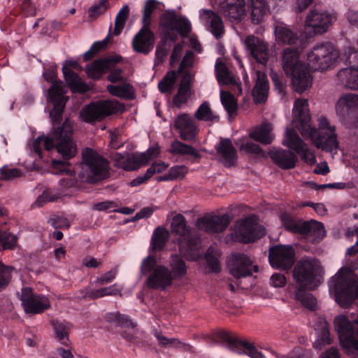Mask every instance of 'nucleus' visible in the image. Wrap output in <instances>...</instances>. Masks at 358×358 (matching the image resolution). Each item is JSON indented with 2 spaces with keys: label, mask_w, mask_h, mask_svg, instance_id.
I'll return each instance as SVG.
<instances>
[{
  "label": "nucleus",
  "mask_w": 358,
  "mask_h": 358,
  "mask_svg": "<svg viewBox=\"0 0 358 358\" xmlns=\"http://www.w3.org/2000/svg\"><path fill=\"white\" fill-rule=\"evenodd\" d=\"M278 41L283 44L290 45L282 53V69L292 77L293 89L298 93H303L312 85L313 78L310 70L324 71L327 70L339 57L338 51L330 42L316 45L307 55V67L299 60L300 53L306 48L308 40L299 36L290 29L284 27L275 28Z\"/></svg>",
  "instance_id": "1"
},
{
  "label": "nucleus",
  "mask_w": 358,
  "mask_h": 358,
  "mask_svg": "<svg viewBox=\"0 0 358 358\" xmlns=\"http://www.w3.org/2000/svg\"><path fill=\"white\" fill-rule=\"evenodd\" d=\"M49 99L52 108L50 117L52 123L53 131L50 136H40L34 141L33 150L39 157H42V147L48 151L56 148L62 155V159H52V168L56 173L72 175L71 164L68 162L76 153V146L72 141V125L69 120L66 119L62 123L63 113L66 99L61 94V88L54 84L49 92Z\"/></svg>",
  "instance_id": "2"
},
{
  "label": "nucleus",
  "mask_w": 358,
  "mask_h": 358,
  "mask_svg": "<svg viewBox=\"0 0 358 358\" xmlns=\"http://www.w3.org/2000/svg\"><path fill=\"white\" fill-rule=\"evenodd\" d=\"M306 106L308 101L306 99H296L294 104V113L296 120L300 122L301 134L310 138L317 148L327 152L337 153L339 141L336 126L331 124L325 116H320L317 119V127H311L310 117L305 111Z\"/></svg>",
  "instance_id": "3"
},
{
  "label": "nucleus",
  "mask_w": 358,
  "mask_h": 358,
  "mask_svg": "<svg viewBox=\"0 0 358 358\" xmlns=\"http://www.w3.org/2000/svg\"><path fill=\"white\" fill-rule=\"evenodd\" d=\"M318 268L319 262L316 259H303L293 271V277L299 286L295 292V299L310 310H315L317 299L306 289H315L317 287L315 280Z\"/></svg>",
  "instance_id": "4"
},
{
  "label": "nucleus",
  "mask_w": 358,
  "mask_h": 358,
  "mask_svg": "<svg viewBox=\"0 0 358 358\" xmlns=\"http://www.w3.org/2000/svg\"><path fill=\"white\" fill-rule=\"evenodd\" d=\"M160 27L162 29L163 37L155 50V63L162 64L166 58L171 45L167 47V41L176 42L178 34L186 38L192 31V25L185 17H179L174 10L166 11L160 17Z\"/></svg>",
  "instance_id": "5"
},
{
  "label": "nucleus",
  "mask_w": 358,
  "mask_h": 358,
  "mask_svg": "<svg viewBox=\"0 0 358 358\" xmlns=\"http://www.w3.org/2000/svg\"><path fill=\"white\" fill-rule=\"evenodd\" d=\"M173 234L178 235V244L181 255L187 258L196 257L201 247V234L187 225L185 217L176 215L171 224Z\"/></svg>",
  "instance_id": "6"
},
{
  "label": "nucleus",
  "mask_w": 358,
  "mask_h": 358,
  "mask_svg": "<svg viewBox=\"0 0 358 358\" xmlns=\"http://www.w3.org/2000/svg\"><path fill=\"white\" fill-rule=\"evenodd\" d=\"M80 175L90 183H97L110 176L109 162L92 148H85L82 153Z\"/></svg>",
  "instance_id": "7"
},
{
  "label": "nucleus",
  "mask_w": 358,
  "mask_h": 358,
  "mask_svg": "<svg viewBox=\"0 0 358 358\" xmlns=\"http://www.w3.org/2000/svg\"><path fill=\"white\" fill-rule=\"evenodd\" d=\"M141 275L147 276L146 286L152 289L165 290L173 284V280L170 268L158 264L154 256L148 255L141 262Z\"/></svg>",
  "instance_id": "8"
},
{
  "label": "nucleus",
  "mask_w": 358,
  "mask_h": 358,
  "mask_svg": "<svg viewBox=\"0 0 358 358\" xmlns=\"http://www.w3.org/2000/svg\"><path fill=\"white\" fill-rule=\"evenodd\" d=\"M348 272L346 268H341L329 283L330 293H334L336 301L342 307L352 304L357 296L355 282Z\"/></svg>",
  "instance_id": "9"
},
{
  "label": "nucleus",
  "mask_w": 358,
  "mask_h": 358,
  "mask_svg": "<svg viewBox=\"0 0 358 358\" xmlns=\"http://www.w3.org/2000/svg\"><path fill=\"white\" fill-rule=\"evenodd\" d=\"M280 219L285 229L291 233L313 237L314 241L317 242L325 236L324 227L320 222L303 221L286 212L280 214Z\"/></svg>",
  "instance_id": "10"
},
{
  "label": "nucleus",
  "mask_w": 358,
  "mask_h": 358,
  "mask_svg": "<svg viewBox=\"0 0 358 358\" xmlns=\"http://www.w3.org/2000/svg\"><path fill=\"white\" fill-rule=\"evenodd\" d=\"M334 324L343 348L358 354V315L352 320L344 315H338L334 318Z\"/></svg>",
  "instance_id": "11"
},
{
  "label": "nucleus",
  "mask_w": 358,
  "mask_h": 358,
  "mask_svg": "<svg viewBox=\"0 0 358 358\" xmlns=\"http://www.w3.org/2000/svg\"><path fill=\"white\" fill-rule=\"evenodd\" d=\"M235 234L239 242L250 243L263 237L265 229L258 223L256 216L250 215L237 222Z\"/></svg>",
  "instance_id": "12"
},
{
  "label": "nucleus",
  "mask_w": 358,
  "mask_h": 358,
  "mask_svg": "<svg viewBox=\"0 0 358 358\" xmlns=\"http://www.w3.org/2000/svg\"><path fill=\"white\" fill-rule=\"evenodd\" d=\"M118 109L117 104L110 101L92 102L83 108L80 111V117L85 122L92 124L116 113Z\"/></svg>",
  "instance_id": "13"
},
{
  "label": "nucleus",
  "mask_w": 358,
  "mask_h": 358,
  "mask_svg": "<svg viewBox=\"0 0 358 358\" xmlns=\"http://www.w3.org/2000/svg\"><path fill=\"white\" fill-rule=\"evenodd\" d=\"M20 300L24 312L29 314H41L51 306L47 296L34 292L33 289L29 287L22 289Z\"/></svg>",
  "instance_id": "14"
},
{
  "label": "nucleus",
  "mask_w": 358,
  "mask_h": 358,
  "mask_svg": "<svg viewBox=\"0 0 358 358\" xmlns=\"http://www.w3.org/2000/svg\"><path fill=\"white\" fill-rule=\"evenodd\" d=\"M282 145L300 155L301 159L305 163L311 166L317 162L313 152L307 148L306 143L294 129L287 128Z\"/></svg>",
  "instance_id": "15"
},
{
  "label": "nucleus",
  "mask_w": 358,
  "mask_h": 358,
  "mask_svg": "<svg viewBox=\"0 0 358 358\" xmlns=\"http://www.w3.org/2000/svg\"><path fill=\"white\" fill-rule=\"evenodd\" d=\"M230 273L236 278L251 276L258 272V267L253 264L250 257L241 252H235L228 260Z\"/></svg>",
  "instance_id": "16"
},
{
  "label": "nucleus",
  "mask_w": 358,
  "mask_h": 358,
  "mask_svg": "<svg viewBox=\"0 0 358 358\" xmlns=\"http://www.w3.org/2000/svg\"><path fill=\"white\" fill-rule=\"evenodd\" d=\"M294 256L292 246L278 245L269 249L268 260L273 268L288 270L294 263Z\"/></svg>",
  "instance_id": "17"
},
{
  "label": "nucleus",
  "mask_w": 358,
  "mask_h": 358,
  "mask_svg": "<svg viewBox=\"0 0 358 358\" xmlns=\"http://www.w3.org/2000/svg\"><path fill=\"white\" fill-rule=\"evenodd\" d=\"M217 336L222 341L228 345L229 348L237 353L244 352L251 358H265L264 355L259 352L252 343L243 341L238 337L234 336L227 331H220Z\"/></svg>",
  "instance_id": "18"
},
{
  "label": "nucleus",
  "mask_w": 358,
  "mask_h": 358,
  "mask_svg": "<svg viewBox=\"0 0 358 358\" xmlns=\"http://www.w3.org/2000/svg\"><path fill=\"white\" fill-rule=\"evenodd\" d=\"M336 110L343 113L348 127L358 128V95L350 94L341 97Z\"/></svg>",
  "instance_id": "19"
},
{
  "label": "nucleus",
  "mask_w": 358,
  "mask_h": 358,
  "mask_svg": "<svg viewBox=\"0 0 358 358\" xmlns=\"http://www.w3.org/2000/svg\"><path fill=\"white\" fill-rule=\"evenodd\" d=\"M333 20L332 15L324 10H312L307 15L305 24L306 30L313 35L325 33Z\"/></svg>",
  "instance_id": "20"
},
{
  "label": "nucleus",
  "mask_w": 358,
  "mask_h": 358,
  "mask_svg": "<svg viewBox=\"0 0 358 358\" xmlns=\"http://www.w3.org/2000/svg\"><path fill=\"white\" fill-rule=\"evenodd\" d=\"M230 224L228 214L222 215H205L196 220V227L208 233L216 234L224 231Z\"/></svg>",
  "instance_id": "21"
},
{
  "label": "nucleus",
  "mask_w": 358,
  "mask_h": 358,
  "mask_svg": "<svg viewBox=\"0 0 358 358\" xmlns=\"http://www.w3.org/2000/svg\"><path fill=\"white\" fill-rule=\"evenodd\" d=\"M155 41V34L150 26L143 24L133 38L132 48L134 52L147 55L152 50Z\"/></svg>",
  "instance_id": "22"
},
{
  "label": "nucleus",
  "mask_w": 358,
  "mask_h": 358,
  "mask_svg": "<svg viewBox=\"0 0 358 358\" xmlns=\"http://www.w3.org/2000/svg\"><path fill=\"white\" fill-rule=\"evenodd\" d=\"M80 69V66L77 61H66L62 67L64 79L71 90L74 93L83 94L89 91V86L83 82L78 74L71 69Z\"/></svg>",
  "instance_id": "23"
},
{
  "label": "nucleus",
  "mask_w": 358,
  "mask_h": 358,
  "mask_svg": "<svg viewBox=\"0 0 358 358\" xmlns=\"http://www.w3.org/2000/svg\"><path fill=\"white\" fill-rule=\"evenodd\" d=\"M78 181L75 178H64L59 181L60 190L56 191L52 189H47L37 198L36 203L42 206L46 202H54L61 199L64 195V191L77 186Z\"/></svg>",
  "instance_id": "24"
},
{
  "label": "nucleus",
  "mask_w": 358,
  "mask_h": 358,
  "mask_svg": "<svg viewBox=\"0 0 358 358\" xmlns=\"http://www.w3.org/2000/svg\"><path fill=\"white\" fill-rule=\"evenodd\" d=\"M247 50L255 61L265 66L269 58L267 46L259 38L255 36H248L245 41Z\"/></svg>",
  "instance_id": "25"
},
{
  "label": "nucleus",
  "mask_w": 358,
  "mask_h": 358,
  "mask_svg": "<svg viewBox=\"0 0 358 358\" xmlns=\"http://www.w3.org/2000/svg\"><path fill=\"white\" fill-rule=\"evenodd\" d=\"M268 155L275 164L285 170L294 169L298 162L296 154L289 150L273 148Z\"/></svg>",
  "instance_id": "26"
},
{
  "label": "nucleus",
  "mask_w": 358,
  "mask_h": 358,
  "mask_svg": "<svg viewBox=\"0 0 358 358\" xmlns=\"http://www.w3.org/2000/svg\"><path fill=\"white\" fill-rule=\"evenodd\" d=\"M217 153L221 157L220 162L226 167H231L236 164L238 160L237 150L229 138H221L215 146Z\"/></svg>",
  "instance_id": "27"
},
{
  "label": "nucleus",
  "mask_w": 358,
  "mask_h": 358,
  "mask_svg": "<svg viewBox=\"0 0 358 358\" xmlns=\"http://www.w3.org/2000/svg\"><path fill=\"white\" fill-rule=\"evenodd\" d=\"M174 127L183 141H192L197 134V127L194 120L187 114H181L176 118Z\"/></svg>",
  "instance_id": "28"
},
{
  "label": "nucleus",
  "mask_w": 358,
  "mask_h": 358,
  "mask_svg": "<svg viewBox=\"0 0 358 358\" xmlns=\"http://www.w3.org/2000/svg\"><path fill=\"white\" fill-rule=\"evenodd\" d=\"M193 53L190 51L185 53L182 60L181 61L178 72L174 70L168 71L163 79L158 83V88L160 92L163 94L170 93L174 86L178 73H182L183 70L188 66L187 61L193 57Z\"/></svg>",
  "instance_id": "29"
},
{
  "label": "nucleus",
  "mask_w": 358,
  "mask_h": 358,
  "mask_svg": "<svg viewBox=\"0 0 358 358\" xmlns=\"http://www.w3.org/2000/svg\"><path fill=\"white\" fill-rule=\"evenodd\" d=\"M6 216L7 210L4 208H0V250L14 249L18 239L9 231L6 222Z\"/></svg>",
  "instance_id": "30"
},
{
  "label": "nucleus",
  "mask_w": 358,
  "mask_h": 358,
  "mask_svg": "<svg viewBox=\"0 0 358 358\" xmlns=\"http://www.w3.org/2000/svg\"><path fill=\"white\" fill-rule=\"evenodd\" d=\"M245 0H223L220 3L222 14L234 20H241L245 15Z\"/></svg>",
  "instance_id": "31"
},
{
  "label": "nucleus",
  "mask_w": 358,
  "mask_h": 358,
  "mask_svg": "<svg viewBox=\"0 0 358 358\" xmlns=\"http://www.w3.org/2000/svg\"><path fill=\"white\" fill-rule=\"evenodd\" d=\"M269 84L266 75L261 71L256 73L255 84L252 90V96L255 103H265L268 98Z\"/></svg>",
  "instance_id": "32"
},
{
  "label": "nucleus",
  "mask_w": 358,
  "mask_h": 358,
  "mask_svg": "<svg viewBox=\"0 0 358 358\" xmlns=\"http://www.w3.org/2000/svg\"><path fill=\"white\" fill-rule=\"evenodd\" d=\"M51 326L55 341L64 346H70L69 334L72 328L71 323L66 320H57L51 322Z\"/></svg>",
  "instance_id": "33"
},
{
  "label": "nucleus",
  "mask_w": 358,
  "mask_h": 358,
  "mask_svg": "<svg viewBox=\"0 0 358 358\" xmlns=\"http://www.w3.org/2000/svg\"><path fill=\"white\" fill-rule=\"evenodd\" d=\"M317 338L313 343L315 349L321 350L324 346L331 342L329 332V325L324 320H320L315 328Z\"/></svg>",
  "instance_id": "34"
},
{
  "label": "nucleus",
  "mask_w": 358,
  "mask_h": 358,
  "mask_svg": "<svg viewBox=\"0 0 358 358\" xmlns=\"http://www.w3.org/2000/svg\"><path fill=\"white\" fill-rule=\"evenodd\" d=\"M341 83L347 88L358 90V67L341 69L337 74Z\"/></svg>",
  "instance_id": "35"
},
{
  "label": "nucleus",
  "mask_w": 358,
  "mask_h": 358,
  "mask_svg": "<svg viewBox=\"0 0 358 358\" xmlns=\"http://www.w3.org/2000/svg\"><path fill=\"white\" fill-rule=\"evenodd\" d=\"M272 126L269 123H263L260 127L255 128L250 134V136L255 141L264 145L271 144L274 138L271 134Z\"/></svg>",
  "instance_id": "36"
},
{
  "label": "nucleus",
  "mask_w": 358,
  "mask_h": 358,
  "mask_svg": "<svg viewBox=\"0 0 358 358\" xmlns=\"http://www.w3.org/2000/svg\"><path fill=\"white\" fill-rule=\"evenodd\" d=\"M170 273L173 280H180L187 273V266L185 262L180 255L173 254L170 257L169 260Z\"/></svg>",
  "instance_id": "37"
},
{
  "label": "nucleus",
  "mask_w": 358,
  "mask_h": 358,
  "mask_svg": "<svg viewBox=\"0 0 358 358\" xmlns=\"http://www.w3.org/2000/svg\"><path fill=\"white\" fill-rule=\"evenodd\" d=\"M169 232L164 227H157L153 231L150 241V248L154 251H161L169 239Z\"/></svg>",
  "instance_id": "38"
},
{
  "label": "nucleus",
  "mask_w": 358,
  "mask_h": 358,
  "mask_svg": "<svg viewBox=\"0 0 358 358\" xmlns=\"http://www.w3.org/2000/svg\"><path fill=\"white\" fill-rule=\"evenodd\" d=\"M251 8V17L254 24H259L268 10L266 0H248Z\"/></svg>",
  "instance_id": "39"
},
{
  "label": "nucleus",
  "mask_w": 358,
  "mask_h": 358,
  "mask_svg": "<svg viewBox=\"0 0 358 358\" xmlns=\"http://www.w3.org/2000/svg\"><path fill=\"white\" fill-rule=\"evenodd\" d=\"M155 336L162 347L170 345L183 352H194V348L192 345L189 343H183L178 338H167L163 336L160 332H156Z\"/></svg>",
  "instance_id": "40"
},
{
  "label": "nucleus",
  "mask_w": 358,
  "mask_h": 358,
  "mask_svg": "<svg viewBox=\"0 0 358 358\" xmlns=\"http://www.w3.org/2000/svg\"><path fill=\"white\" fill-rule=\"evenodd\" d=\"M169 151L173 155H189L194 159H200L201 157L198 150L193 146L185 144L178 140L172 142Z\"/></svg>",
  "instance_id": "41"
},
{
  "label": "nucleus",
  "mask_w": 358,
  "mask_h": 358,
  "mask_svg": "<svg viewBox=\"0 0 358 358\" xmlns=\"http://www.w3.org/2000/svg\"><path fill=\"white\" fill-rule=\"evenodd\" d=\"M191 88L190 79L187 76H185L181 80L177 94L173 98L174 106L180 108L182 104L187 101L189 96V91Z\"/></svg>",
  "instance_id": "42"
},
{
  "label": "nucleus",
  "mask_w": 358,
  "mask_h": 358,
  "mask_svg": "<svg viewBox=\"0 0 358 358\" xmlns=\"http://www.w3.org/2000/svg\"><path fill=\"white\" fill-rule=\"evenodd\" d=\"M107 90L110 94L120 98L129 100L134 99L133 87L129 83L119 85H108L107 86Z\"/></svg>",
  "instance_id": "43"
},
{
  "label": "nucleus",
  "mask_w": 358,
  "mask_h": 358,
  "mask_svg": "<svg viewBox=\"0 0 358 358\" xmlns=\"http://www.w3.org/2000/svg\"><path fill=\"white\" fill-rule=\"evenodd\" d=\"M204 13L210 19V31L217 38H220L224 34V24L221 17L214 11L205 10Z\"/></svg>",
  "instance_id": "44"
},
{
  "label": "nucleus",
  "mask_w": 358,
  "mask_h": 358,
  "mask_svg": "<svg viewBox=\"0 0 358 358\" xmlns=\"http://www.w3.org/2000/svg\"><path fill=\"white\" fill-rule=\"evenodd\" d=\"M107 70L106 62L103 59H99L87 65L86 73L89 78L99 80Z\"/></svg>",
  "instance_id": "45"
},
{
  "label": "nucleus",
  "mask_w": 358,
  "mask_h": 358,
  "mask_svg": "<svg viewBox=\"0 0 358 358\" xmlns=\"http://www.w3.org/2000/svg\"><path fill=\"white\" fill-rule=\"evenodd\" d=\"M147 164L148 159L144 155H132L123 162V169L127 171H135Z\"/></svg>",
  "instance_id": "46"
},
{
  "label": "nucleus",
  "mask_w": 358,
  "mask_h": 358,
  "mask_svg": "<svg viewBox=\"0 0 358 358\" xmlns=\"http://www.w3.org/2000/svg\"><path fill=\"white\" fill-rule=\"evenodd\" d=\"M159 2L157 0H146L143 8L141 23L151 26L152 14L158 9Z\"/></svg>",
  "instance_id": "47"
},
{
  "label": "nucleus",
  "mask_w": 358,
  "mask_h": 358,
  "mask_svg": "<svg viewBox=\"0 0 358 358\" xmlns=\"http://www.w3.org/2000/svg\"><path fill=\"white\" fill-rule=\"evenodd\" d=\"M194 117L202 121L217 122L219 117L213 114L208 102H203L199 106L194 113Z\"/></svg>",
  "instance_id": "48"
},
{
  "label": "nucleus",
  "mask_w": 358,
  "mask_h": 358,
  "mask_svg": "<svg viewBox=\"0 0 358 358\" xmlns=\"http://www.w3.org/2000/svg\"><path fill=\"white\" fill-rule=\"evenodd\" d=\"M129 11L130 9L128 5H124L120 8L115 17L113 35L118 36L120 34L129 17Z\"/></svg>",
  "instance_id": "49"
},
{
  "label": "nucleus",
  "mask_w": 358,
  "mask_h": 358,
  "mask_svg": "<svg viewBox=\"0 0 358 358\" xmlns=\"http://www.w3.org/2000/svg\"><path fill=\"white\" fill-rule=\"evenodd\" d=\"M215 73L219 84L229 85L233 83V78L231 76L230 72L224 62H216Z\"/></svg>",
  "instance_id": "50"
},
{
  "label": "nucleus",
  "mask_w": 358,
  "mask_h": 358,
  "mask_svg": "<svg viewBox=\"0 0 358 358\" xmlns=\"http://www.w3.org/2000/svg\"><path fill=\"white\" fill-rule=\"evenodd\" d=\"M220 100L222 104L229 115H231L237 111V101L234 96L230 92L221 91Z\"/></svg>",
  "instance_id": "51"
},
{
  "label": "nucleus",
  "mask_w": 358,
  "mask_h": 358,
  "mask_svg": "<svg viewBox=\"0 0 358 358\" xmlns=\"http://www.w3.org/2000/svg\"><path fill=\"white\" fill-rule=\"evenodd\" d=\"M106 320L109 322L115 323L121 327H131L134 328L136 326L128 315L121 314L119 312L107 313Z\"/></svg>",
  "instance_id": "52"
},
{
  "label": "nucleus",
  "mask_w": 358,
  "mask_h": 358,
  "mask_svg": "<svg viewBox=\"0 0 358 358\" xmlns=\"http://www.w3.org/2000/svg\"><path fill=\"white\" fill-rule=\"evenodd\" d=\"M120 292V289L116 284H114L109 287L92 290L88 293V296L92 299H96L105 296H115Z\"/></svg>",
  "instance_id": "53"
},
{
  "label": "nucleus",
  "mask_w": 358,
  "mask_h": 358,
  "mask_svg": "<svg viewBox=\"0 0 358 358\" xmlns=\"http://www.w3.org/2000/svg\"><path fill=\"white\" fill-rule=\"evenodd\" d=\"M187 172V168L184 166H174L171 167L167 174L159 176L158 180L168 181L183 178Z\"/></svg>",
  "instance_id": "54"
},
{
  "label": "nucleus",
  "mask_w": 358,
  "mask_h": 358,
  "mask_svg": "<svg viewBox=\"0 0 358 358\" xmlns=\"http://www.w3.org/2000/svg\"><path fill=\"white\" fill-rule=\"evenodd\" d=\"M109 39L110 35L108 34L103 41L93 43L90 48L84 54V60L87 62L92 59L100 50L105 49Z\"/></svg>",
  "instance_id": "55"
},
{
  "label": "nucleus",
  "mask_w": 358,
  "mask_h": 358,
  "mask_svg": "<svg viewBox=\"0 0 358 358\" xmlns=\"http://www.w3.org/2000/svg\"><path fill=\"white\" fill-rule=\"evenodd\" d=\"M43 76L45 78V80L48 82H52V85L49 88L48 91V100L50 103V100L49 99V92L50 88L54 84H57L60 88H61V94L62 96L66 99V101H68V98L64 95V90L61 85V81L55 80V79L57 77V68L55 66H51L48 67V69H45V71L43 73Z\"/></svg>",
  "instance_id": "56"
},
{
  "label": "nucleus",
  "mask_w": 358,
  "mask_h": 358,
  "mask_svg": "<svg viewBox=\"0 0 358 358\" xmlns=\"http://www.w3.org/2000/svg\"><path fill=\"white\" fill-rule=\"evenodd\" d=\"M13 268L0 262V292L5 289L12 279Z\"/></svg>",
  "instance_id": "57"
},
{
  "label": "nucleus",
  "mask_w": 358,
  "mask_h": 358,
  "mask_svg": "<svg viewBox=\"0 0 358 358\" xmlns=\"http://www.w3.org/2000/svg\"><path fill=\"white\" fill-rule=\"evenodd\" d=\"M108 1L109 0H100L98 4L91 6L87 12L88 17L91 20H94L103 14L110 7Z\"/></svg>",
  "instance_id": "58"
},
{
  "label": "nucleus",
  "mask_w": 358,
  "mask_h": 358,
  "mask_svg": "<svg viewBox=\"0 0 358 358\" xmlns=\"http://www.w3.org/2000/svg\"><path fill=\"white\" fill-rule=\"evenodd\" d=\"M271 78L273 83L274 90L282 96L286 94L287 83L282 75H280L276 72L271 73Z\"/></svg>",
  "instance_id": "59"
},
{
  "label": "nucleus",
  "mask_w": 358,
  "mask_h": 358,
  "mask_svg": "<svg viewBox=\"0 0 358 358\" xmlns=\"http://www.w3.org/2000/svg\"><path fill=\"white\" fill-rule=\"evenodd\" d=\"M1 178L4 180H12L22 176V171L17 168L3 166L0 169Z\"/></svg>",
  "instance_id": "60"
},
{
  "label": "nucleus",
  "mask_w": 358,
  "mask_h": 358,
  "mask_svg": "<svg viewBox=\"0 0 358 358\" xmlns=\"http://www.w3.org/2000/svg\"><path fill=\"white\" fill-rule=\"evenodd\" d=\"M48 223L55 229H68L70 227L69 222L66 217L57 215H52L49 218Z\"/></svg>",
  "instance_id": "61"
},
{
  "label": "nucleus",
  "mask_w": 358,
  "mask_h": 358,
  "mask_svg": "<svg viewBox=\"0 0 358 358\" xmlns=\"http://www.w3.org/2000/svg\"><path fill=\"white\" fill-rule=\"evenodd\" d=\"M241 149L244 150L245 152L251 154H255L260 157H266L265 152L263 149L257 144L252 142H248L241 145Z\"/></svg>",
  "instance_id": "62"
},
{
  "label": "nucleus",
  "mask_w": 358,
  "mask_h": 358,
  "mask_svg": "<svg viewBox=\"0 0 358 358\" xmlns=\"http://www.w3.org/2000/svg\"><path fill=\"white\" fill-rule=\"evenodd\" d=\"M116 203L112 201H104L96 203L93 205L92 209L98 211H116L115 209L117 207Z\"/></svg>",
  "instance_id": "63"
},
{
  "label": "nucleus",
  "mask_w": 358,
  "mask_h": 358,
  "mask_svg": "<svg viewBox=\"0 0 358 358\" xmlns=\"http://www.w3.org/2000/svg\"><path fill=\"white\" fill-rule=\"evenodd\" d=\"M22 10L26 17L35 16L36 10L31 0H22Z\"/></svg>",
  "instance_id": "64"
}]
</instances>
